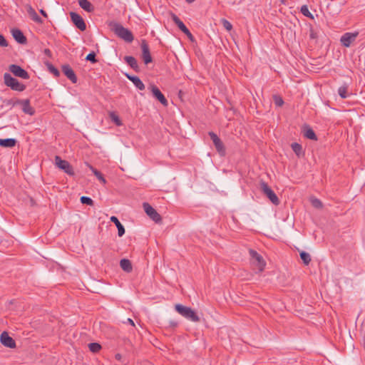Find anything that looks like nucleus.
<instances>
[{
	"instance_id": "nucleus-1",
	"label": "nucleus",
	"mask_w": 365,
	"mask_h": 365,
	"mask_svg": "<svg viewBox=\"0 0 365 365\" xmlns=\"http://www.w3.org/2000/svg\"><path fill=\"white\" fill-rule=\"evenodd\" d=\"M108 27L118 38L123 39L127 43H131L134 39L133 33L128 29L123 27L120 23L112 21L108 24Z\"/></svg>"
},
{
	"instance_id": "nucleus-2",
	"label": "nucleus",
	"mask_w": 365,
	"mask_h": 365,
	"mask_svg": "<svg viewBox=\"0 0 365 365\" xmlns=\"http://www.w3.org/2000/svg\"><path fill=\"white\" fill-rule=\"evenodd\" d=\"M249 254L250 257V263L252 269L255 273L262 272L266 267V262L263 257L252 249L249 250Z\"/></svg>"
},
{
	"instance_id": "nucleus-3",
	"label": "nucleus",
	"mask_w": 365,
	"mask_h": 365,
	"mask_svg": "<svg viewBox=\"0 0 365 365\" xmlns=\"http://www.w3.org/2000/svg\"><path fill=\"white\" fill-rule=\"evenodd\" d=\"M175 311L182 317L193 322H199L200 319L197 314L190 307L177 304L175 306Z\"/></svg>"
},
{
	"instance_id": "nucleus-4",
	"label": "nucleus",
	"mask_w": 365,
	"mask_h": 365,
	"mask_svg": "<svg viewBox=\"0 0 365 365\" xmlns=\"http://www.w3.org/2000/svg\"><path fill=\"white\" fill-rule=\"evenodd\" d=\"M4 81L5 85L13 91L22 92L26 88L25 84L19 82L16 78L13 77L9 73H5L4 74Z\"/></svg>"
},
{
	"instance_id": "nucleus-5",
	"label": "nucleus",
	"mask_w": 365,
	"mask_h": 365,
	"mask_svg": "<svg viewBox=\"0 0 365 365\" xmlns=\"http://www.w3.org/2000/svg\"><path fill=\"white\" fill-rule=\"evenodd\" d=\"M260 187L264 195H265L274 205H278L280 203L278 197L267 182L264 181L261 182Z\"/></svg>"
},
{
	"instance_id": "nucleus-6",
	"label": "nucleus",
	"mask_w": 365,
	"mask_h": 365,
	"mask_svg": "<svg viewBox=\"0 0 365 365\" xmlns=\"http://www.w3.org/2000/svg\"><path fill=\"white\" fill-rule=\"evenodd\" d=\"M56 165L68 175L73 176L75 175L74 170L71 165L65 160L61 159L58 155L55 157Z\"/></svg>"
},
{
	"instance_id": "nucleus-7",
	"label": "nucleus",
	"mask_w": 365,
	"mask_h": 365,
	"mask_svg": "<svg viewBox=\"0 0 365 365\" xmlns=\"http://www.w3.org/2000/svg\"><path fill=\"white\" fill-rule=\"evenodd\" d=\"M215 148L220 156H225L226 154L225 147L221 139L217 136L216 133L212 131L208 133Z\"/></svg>"
},
{
	"instance_id": "nucleus-8",
	"label": "nucleus",
	"mask_w": 365,
	"mask_h": 365,
	"mask_svg": "<svg viewBox=\"0 0 365 365\" xmlns=\"http://www.w3.org/2000/svg\"><path fill=\"white\" fill-rule=\"evenodd\" d=\"M143 207L147 215L152 220L156 223H160L162 222L160 215L148 202H143Z\"/></svg>"
},
{
	"instance_id": "nucleus-9",
	"label": "nucleus",
	"mask_w": 365,
	"mask_h": 365,
	"mask_svg": "<svg viewBox=\"0 0 365 365\" xmlns=\"http://www.w3.org/2000/svg\"><path fill=\"white\" fill-rule=\"evenodd\" d=\"M9 71L16 77L25 80H28L30 78L29 73L19 65L11 64L9 67Z\"/></svg>"
},
{
	"instance_id": "nucleus-10",
	"label": "nucleus",
	"mask_w": 365,
	"mask_h": 365,
	"mask_svg": "<svg viewBox=\"0 0 365 365\" xmlns=\"http://www.w3.org/2000/svg\"><path fill=\"white\" fill-rule=\"evenodd\" d=\"M20 105L23 112L26 114L33 115L35 113V110L30 105L29 99L20 100L17 99L13 103V106Z\"/></svg>"
},
{
	"instance_id": "nucleus-11",
	"label": "nucleus",
	"mask_w": 365,
	"mask_h": 365,
	"mask_svg": "<svg viewBox=\"0 0 365 365\" xmlns=\"http://www.w3.org/2000/svg\"><path fill=\"white\" fill-rule=\"evenodd\" d=\"M70 16L73 24L76 28H78L81 31H84L86 29V24L81 16L76 12L72 11L70 13Z\"/></svg>"
},
{
	"instance_id": "nucleus-12",
	"label": "nucleus",
	"mask_w": 365,
	"mask_h": 365,
	"mask_svg": "<svg viewBox=\"0 0 365 365\" xmlns=\"http://www.w3.org/2000/svg\"><path fill=\"white\" fill-rule=\"evenodd\" d=\"M150 91L153 97L158 100L162 105L164 106H167L168 105V100L165 97V96L162 93L160 90L154 84H151L150 88Z\"/></svg>"
},
{
	"instance_id": "nucleus-13",
	"label": "nucleus",
	"mask_w": 365,
	"mask_h": 365,
	"mask_svg": "<svg viewBox=\"0 0 365 365\" xmlns=\"http://www.w3.org/2000/svg\"><path fill=\"white\" fill-rule=\"evenodd\" d=\"M140 47L142 50V59L144 63L148 65L153 61V58L150 52L149 46L145 40L142 41Z\"/></svg>"
},
{
	"instance_id": "nucleus-14",
	"label": "nucleus",
	"mask_w": 365,
	"mask_h": 365,
	"mask_svg": "<svg viewBox=\"0 0 365 365\" xmlns=\"http://www.w3.org/2000/svg\"><path fill=\"white\" fill-rule=\"evenodd\" d=\"M358 36V32L345 33L340 38L341 44L345 47H349L351 44L356 40Z\"/></svg>"
},
{
	"instance_id": "nucleus-15",
	"label": "nucleus",
	"mask_w": 365,
	"mask_h": 365,
	"mask_svg": "<svg viewBox=\"0 0 365 365\" xmlns=\"http://www.w3.org/2000/svg\"><path fill=\"white\" fill-rule=\"evenodd\" d=\"M1 344L10 349H14L16 346L15 340L6 331L1 332Z\"/></svg>"
},
{
	"instance_id": "nucleus-16",
	"label": "nucleus",
	"mask_w": 365,
	"mask_h": 365,
	"mask_svg": "<svg viewBox=\"0 0 365 365\" xmlns=\"http://www.w3.org/2000/svg\"><path fill=\"white\" fill-rule=\"evenodd\" d=\"M63 74L73 83H76L78 81L77 76L68 64H64L61 66Z\"/></svg>"
},
{
	"instance_id": "nucleus-17",
	"label": "nucleus",
	"mask_w": 365,
	"mask_h": 365,
	"mask_svg": "<svg viewBox=\"0 0 365 365\" xmlns=\"http://www.w3.org/2000/svg\"><path fill=\"white\" fill-rule=\"evenodd\" d=\"M11 34L17 43L20 44H26L27 43L26 37L20 29L16 28L12 29Z\"/></svg>"
},
{
	"instance_id": "nucleus-18",
	"label": "nucleus",
	"mask_w": 365,
	"mask_h": 365,
	"mask_svg": "<svg viewBox=\"0 0 365 365\" xmlns=\"http://www.w3.org/2000/svg\"><path fill=\"white\" fill-rule=\"evenodd\" d=\"M25 7H26V11H27L28 14L29 15L30 18L34 22L38 23V24L43 23L42 19L37 14L35 9L30 4H26Z\"/></svg>"
},
{
	"instance_id": "nucleus-19",
	"label": "nucleus",
	"mask_w": 365,
	"mask_h": 365,
	"mask_svg": "<svg viewBox=\"0 0 365 365\" xmlns=\"http://www.w3.org/2000/svg\"><path fill=\"white\" fill-rule=\"evenodd\" d=\"M124 61L126 63L132 68L135 71L138 72L140 68L138 64L137 60L131 56H125L124 57Z\"/></svg>"
},
{
	"instance_id": "nucleus-20",
	"label": "nucleus",
	"mask_w": 365,
	"mask_h": 365,
	"mask_svg": "<svg viewBox=\"0 0 365 365\" xmlns=\"http://www.w3.org/2000/svg\"><path fill=\"white\" fill-rule=\"evenodd\" d=\"M110 220L112 222H113L115 225V226L118 229V236L122 237L125 234V232L124 226L120 223V222L119 221L118 217L115 216H111Z\"/></svg>"
},
{
	"instance_id": "nucleus-21",
	"label": "nucleus",
	"mask_w": 365,
	"mask_h": 365,
	"mask_svg": "<svg viewBox=\"0 0 365 365\" xmlns=\"http://www.w3.org/2000/svg\"><path fill=\"white\" fill-rule=\"evenodd\" d=\"M78 4L87 12H93L95 10L93 5L88 0H78Z\"/></svg>"
},
{
	"instance_id": "nucleus-22",
	"label": "nucleus",
	"mask_w": 365,
	"mask_h": 365,
	"mask_svg": "<svg viewBox=\"0 0 365 365\" xmlns=\"http://www.w3.org/2000/svg\"><path fill=\"white\" fill-rule=\"evenodd\" d=\"M120 266L121 269L126 272L129 273L133 270L131 262L128 259H122L120 261Z\"/></svg>"
},
{
	"instance_id": "nucleus-23",
	"label": "nucleus",
	"mask_w": 365,
	"mask_h": 365,
	"mask_svg": "<svg viewBox=\"0 0 365 365\" xmlns=\"http://www.w3.org/2000/svg\"><path fill=\"white\" fill-rule=\"evenodd\" d=\"M304 135L308 139L317 140V137L315 134L313 129H312L309 125H306L304 130Z\"/></svg>"
},
{
	"instance_id": "nucleus-24",
	"label": "nucleus",
	"mask_w": 365,
	"mask_h": 365,
	"mask_svg": "<svg viewBox=\"0 0 365 365\" xmlns=\"http://www.w3.org/2000/svg\"><path fill=\"white\" fill-rule=\"evenodd\" d=\"M17 143L15 138H4L1 139V147L4 148H13Z\"/></svg>"
},
{
	"instance_id": "nucleus-25",
	"label": "nucleus",
	"mask_w": 365,
	"mask_h": 365,
	"mask_svg": "<svg viewBox=\"0 0 365 365\" xmlns=\"http://www.w3.org/2000/svg\"><path fill=\"white\" fill-rule=\"evenodd\" d=\"M348 88L349 85L346 83H344L339 88L338 94L341 98H346L349 96Z\"/></svg>"
},
{
	"instance_id": "nucleus-26",
	"label": "nucleus",
	"mask_w": 365,
	"mask_h": 365,
	"mask_svg": "<svg viewBox=\"0 0 365 365\" xmlns=\"http://www.w3.org/2000/svg\"><path fill=\"white\" fill-rule=\"evenodd\" d=\"M292 149L294 151V153L297 155V157H301L303 155V149L302 146L299 144L298 143H293L291 145Z\"/></svg>"
},
{
	"instance_id": "nucleus-27",
	"label": "nucleus",
	"mask_w": 365,
	"mask_h": 365,
	"mask_svg": "<svg viewBox=\"0 0 365 365\" xmlns=\"http://www.w3.org/2000/svg\"><path fill=\"white\" fill-rule=\"evenodd\" d=\"M89 168L91 170V171L93 172V173L94 174V175L103 184H106V180L105 179V178L103 177V174L99 171L97 169H96L95 168H93V166L91 165H89Z\"/></svg>"
},
{
	"instance_id": "nucleus-28",
	"label": "nucleus",
	"mask_w": 365,
	"mask_h": 365,
	"mask_svg": "<svg viewBox=\"0 0 365 365\" xmlns=\"http://www.w3.org/2000/svg\"><path fill=\"white\" fill-rule=\"evenodd\" d=\"M299 256H300V258L302 260L303 263L305 265H308L310 263L312 258H311L310 255L308 252H307L305 251H301L299 252Z\"/></svg>"
},
{
	"instance_id": "nucleus-29",
	"label": "nucleus",
	"mask_w": 365,
	"mask_h": 365,
	"mask_svg": "<svg viewBox=\"0 0 365 365\" xmlns=\"http://www.w3.org/2000/svg\"><path fill=\"white\" fill-rule=\"evenodd\" d=\"M171 19L180 31L186 26L175 14H171Z\"/></svg>"
},
{
	"instance_id": "nucleus-30",
	"label": "nucleus",
	"mask_w": 365,
	"mask_h": 365,
	"mask_svg": "<svg viewBox=\"0 0 365 365\" xmlns=\"http://www.w3.org/2000/svg\"><path fill=\"white\" fill-rule=\"evenodd\" d=\"M46 65L47 66L49 72L53 74L55 77L60 76V71L52 63L46 62Z\"/></svg>"
},
{
	"instance_id": "nucleus-31",
	"label": "nucleus",
	"mask_w": 365,
	"mask_h": 365,
	"mask_svg": "<svg viewBox=\"0 0 365 365\" xmlns=\"http://www.w3.org/2000/svg\"><path fill=\"white\" fill-rule=\"evenodd\" d=\"M109 117L111 120L118 126H120L123 125L121 120L114 112H110L109 114Z\"/></svg>"
},
{
	"instance_id": "nucleus-32",
	"label": "nucleus",
	"mask_w": 365,
	"mask_h": 365,
	"mask_svg": "<svg viewBox=\"0 0 365 365\" xmlns=\"http://www.w3.org/2000/svg\"><path fill=\"white\" fill-rule=\"evenodd\" d=\"M300 11L304 16L308 17L311 19H314V16L309 11V9L307 5H303L300 9Z\"/></svg>"
},
{
	"instance_id": "nucleus-33",
	"label": "nucleus",
	"mask_w": 365,
	"mask_h": 365,
	"mask_svg": "<svg viewBox=\"0 0 365 365\" xmlns=\"http://www.w3.org/2000/svg\"><path fill=\"white\" fill-rule=\"evenodd\" d=\"M88 347L90 351L93 353H97L101 349V345L96 342L90 343Z\"/></svg>"
},
{
	"instance_id": "nucleus-34",
	"label": "nucleus",
	"mask_w": 365,
	"mask_h": 365,
	"mask_svg": "<svg viewBox=\"0 0 365 365\" xmlns=\"http://www.w3.org/2000/svg\"><path fill=\"white\" fill-rule=\"evenodd\" d=\"M310 202L312 205L317 209H321L323 207V204L320 200L316 197H311Z\"/></svg>"
},
{
	"instance_id": "nucleus-35",
	"label": "nucleus",
	"mask_w": 365,
	"mask_h": 365,
	"mask_svg": "<svg viewBox=\"0 0 365 365\" xmlns=\"http://www.w3.org/2000/svg\"><path fill=\"white\" fill-rule=\"evenodd\" d=\"M135 86L138 88L139 90L140 91H143L145 89V86L144 85V83H143V81L140 79V78L138 76H137L135 78V79L133 80V81L132 82Z\"/></svg>"
},
{
	"instance_id": "nucleus-36",
	"label": "nucleus",
	"mask_w": 365,
	"mask_h": 365,
	"mask_svg": "<svg viewBox=\"0 0 365 365\" xmlns=\"http://www.w3.org/2000/svg\"><path fill=\"white\" fill-rule=\"evenodd\" d=\"M80 201L83 205L92 206L94 204L93 200L91 197H87V196H82L80 198Z\"/></svg>"
},
{
	"instance_id": "nucleus-37",
	"label": "nucleus",
	"mask_w": 365,
	"mask_h": 365,
	"mask_svg": "<svg viewBox=\"0 0 365 365\" xmlns=\"http://www.w3.org/2000/svg\"><path fill=\"white\" fill-rule=\"evenodd\" d=\"M86 60L88 61H91L93 63H96L98 61L96 59V53L94 51H91V53H89L86 57Z\"/></svg>"
},
{
	"instance_id": "nucleus-38",
	"label": "nucleus",
	"mask_w": 365,
	"mask_h": 365,
	"mask_svg": "<svg viewBox=\"0 0 365 365\" xmlns=\"http://www.w3.org/2000/svg\"><path fill=\"white\" fill-rule=\"evenodd\" d=\"M221 21H222V26H224V28H225L226 30H227V31H229L232 30V24H231L229 21H227V19H222L221 20Z\"/></svg>"
},
{
	"instance_id": "nucleus-39",
	"label": "nucleus",
	"mask_w": 365,
	"mask_h": 365,
	"mask_svg": "<svg viewBox=\"0 0 365 365\" xmlns=\"http://www.w3.org/2000/svg\"><path fill=\"white\" fill-rule=\"evenodd\" d=\"M273 100L277 106H282L284 104V101L279 96L274 95Z\"/></svg>"
},
{
	"instance_id": "nucleus-40",
	"label": "nucleus",
	"mask_w": 365,
	"mask_h": 365,
	"mask_svg": "<svg viewBox=\"0 0 365 365\" xmlns=\"http://www.w3.org/2000/svg\"><path fill=\"white\" fill-rule=\"evenodd\" d=\"M309 38L310 39L316 40L318 38L317 33L311 26L309 29Z\"/></svg>"
},
{
	"instance_id": "nucleus-41",
	"label": "nucleus",
	"mask_w": 365,
	"mask_h": 365,
	"mask_svg": "<svg viewBox=\"0 0 365 365\" xmlns=\"http://www.w3.org/2000/svg\"><path fill=\"white\" fill-rule=\"evenodd\" d=\"M170 327H172V328H175L178 326V322L177 321H175V320H170L169 322V325H168Z\"/></svg>"
},
{
	"instance_id": "nucleus-42",
	"label": "nucleus",
	"mask_w": 365,
	"mask_h": 365,
	"mask_svg": "<svg viewBox=\"0 0 365 365\" xmlns=\"http://www.w3.org/2000/svg\"><path fill=\"white\" fill-rule=\"evenodd\" d=\"M16 99H9V100H4V103L7 106H13V103L15 102Z\"/></svg>"
},
{
	"instance_id": "nucleus-43",
	"label": "nucleus",
	"mask_w": 365,
	"mask_h": 365,
	"mask_svg": "<svg viewBox=\"0 0 365 365\" xmlns=\"http://www.w3.org/2000/svg\"><path fill=\"white\" fill-rule=\"evenodd\" d=\"M125 76H126V78L128 79H129L131 82L133 81L134 79H135V78L137 77L136 76H132V75H130L128 73H125Z\"/></svg>"
},
{
	"instance_id": "nucleus-44",
	"label": "nucleus",
	"mask_w": 365,
	"mask_h": 365,
	"mask_svg": "<svg viewBox=\"0 0 365 365\" xmlns=\"http://www.w3.org/2000/svg\"><path fill=\"white\" fill-rule=\"evenodd\" d=\"M8 42L6 39L1 35V47L3 46H7Z\"/></svg>"
},
{
	"instance_id": "nucleus-45",
	"label": "nucleus",
	"mask_w": 365,
	"mask_h": 365,
	"mask_svg": "<svg viewBox=\"0 0 365 365\" xmlns=\"http://www.w3.org/2000/svg\"><path fill=\"white\" fill-rule=\"evenodd\" d=\"M181 31L183 32L186 36L188 34L190 35V31L186 26L184 29H182Z\"/></svg>"
},
{
	"instance_id": "nucleus-46",
	"label": "nucleus",
	"mask_w": 365,
	"mask_h": 365,
	"mask_svg": "<svg viewBox=\"0 0 365 365\" xmlns=\"http://www.w3.org/2000/svg\"><path fill=\"white\" fill-rule=\"evenodd\" d=\"M181 31L183 32L186 36L188 34L190 35V31L186 26L184 29H182Z\"/></svg>"
},
{
	"instance_id": "nucleus-47",
	"label": "nucleus",
	"mask_w": 365,
	"mask_h": 365,
	"mask_svg": "<svg viewBox=\"0 0 365 365\" xmlns=\"http://www.w3.org/2000/svg\"><path fill=\"white\" fill-rule=\"evenodd\" d=\"M39 12L44 17H46V18L48 17L47 13L43 9H40Z\"/></svg>"
},
{
	"instance_id": "nucleus-48",
	"label": "nucleus",
	"mask_w": 365,
	"mask_h": 365,
	"mask_svg": "<svg viewBox=\"0 0 365 365\" xmlns=\"http://www.w3.org/2000/svg\"><path fill=\"white\" fill-rule=\"evenodd\" d=\"M115 359L116 360L120 361V360H121V359H122V355H121L120 354H118H118H116L115 355Z\"/></svg>"
},
{
	"instance_id": "nucleus-49",
	"label": "nucleus",
	"mask_w": 365,
	"mask_h": 365,
	"mask_svg": "<svg viewBox=\"0 0 365 365\" xmlns=\"http://www.w3.org/2000/svg\"><path fill=\"white\" fill-rule=\"evenodd\" d=\"M187 36L188 37V38L191 41H195V38H194V36H192V34L190 33V35H187Z\"/></svg>"
},
{
	"instance_id": "nucleus-50",
	"label": "nucleus",
	"mask_w": 365,
	"mask_h": 365,
	"mask_svg": "<svg viewBox=\"0 0 365 365\" xmlns=\"http://www.w3.org/2000/svg\"><path fill=\"white\" fill-rule=\"evenodd\" d=\"M127 321L130 325L135 326L134 322L131 319L128 318Z\"/></svg>"
},
{
	"instance_id": "nucleus-51",
	"label": "nucleus",
	"mask_w": 365,
	"mask_h": 365,
	"mask_svg": "<svg viewBox=\"0 0 365 365\" xmlns=\"http://www.w3.org/2000/svg\"><path fill=\"white\" fill-rule=\"evenodd\" d=\"M188 4L193 3L195 0H185Z\"/></svg>"
},
{
	"instance_id": "nucleus-52",
	"label": "nucleus",
	"mask_w": 365,
	"mask_h": 365,
	"mask_svg": "<svg viewBox=\"0 0 365 365\" xmlns=\"http://www.w3.org/2000/svg\"><path fill=\"white\" fill-rule=\"evenodd\" d=\"M50 53V50L49 49H45V53Z\"/></svg>"
}]
</instances>
